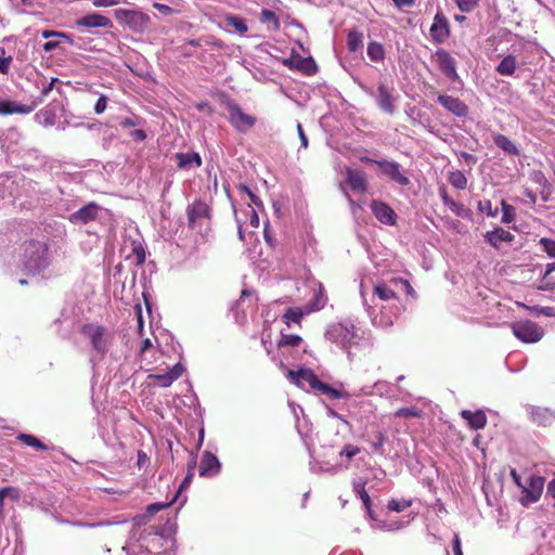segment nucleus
I'll return each instance as SVG.
<instances>
[{
	"label": "nucleus",
	"mask_w": 555,
	"mask_h": 555,
	"mask_svg": "<svg viewBox=\"0 0 555 555\" xmlns=\"http://www.w3.org/2000/svg\"><path fill=\"white\" fill-rule=\"evenodd\" d=\"M17 439L23 443L36 449V450H46L47 447L35 436L28 434H20Z\"/></svg>",
	"instance_id": "c9c22d12"
},
{
	"label": "nucleus",
	"mask_w": 555,
	"mask_h": 555,
	"mask_svg": "<svg viewBox=\"0 0 555 555\" xmlns=\"http://www.w3.org/2000/svg\"><path fill=\"white\" fill-rule=\"evenodd\" d=\"M421 410L417 408H401L396 411L395 416L397 417H420Z\"/></svg>",
	"instance_id": "c03bdc74"
},
{
	"label": "nucleus",
	"mask_w": 555,
	"mask_h": 555,
	"mask_svg": "<svg viewBox=\"0 0 555 555\" xmlns=\"http://www.w3.org/2000/svg\"><path fill=\"white\" fill-rule=\"evenodd\" d=\"M326 300H327V298L324 293V288L321 284H319L318 293L315 294V298H314L313 302L311 304L309 311H317V310L322 309L325 306Z\"/></svg>",
	"instance_id": "e433bc0d"
},
{
	"label": "nucleus",
	"mask_w": 555,
	"mask_h": 555,
	"mask_svg": "<svg viewBox=\"0 0 555 555\" xmlns=\"http://www.w3.org/2000/svg\"><path fill=\"white\" fill-rule=\"evenodd\" d=\"M36 105L37 103L24 105L13 101L0 100V115L29 114L35 109Z\"/></svg>",
	"instance_id": "aec40b11"
},
{
	"label": "nucleus",
	"mask_w": 555,
	"mask_h": 555,
	"mask_svg": "<svg viewBox=\"0 0 555 555\" xmlns=\"http://www.w3.org/2000/svg\"><path fill=\"white\" fill-rule=\"evenodd\" d=\"M92 3L96 8H106L118 4L119 0H93Z\"/></svg>",
	"instance_id": "69168bd1"
},
{
	"label": "nucleus",
	"mask_w": 555,
	"mask_h": 555,
	"mask_svg": "<svg viewBox=\"0 0 555 555\" xmlns=\"http://www.w3.org/2000/svg\"><path fill=\"white\" fill-rule=\"evenodd\" d=\"M363 44V35L362 33L352 29L348 33L347 36V47L349 51L356 52L358 51Z\"/></svg>",
	"instance_id": "473e14b6"
},
{
	"label": "nucleus",
	"mask_w": 555,
	"mask_h": 555,
	"mask_svg": "<svg viewBox=\"0 0 555 555\" xmlns=\"http://www.w3.org/2000/svg\"><path fill=\"white\" fill-rule=\"evenodd\" d=\"M382 171L401 185H406L409 179L401 173L400 165L396 162L384 160L378 163Z\"/></svg>",
	"instance_id": "412c9836"
},
{
	"label": "nucleus",
	"mask_w": 555,
	"mask_h": 555,
	"mask_svg": "<svg viewBox=\"0 0 555 555\" xmlns=\"http://www.w3.org/2000/svg\"><path fill=\"white\" fill-rule=\"evenodd\" d=\"M450 183L459 189V190H463L466 188V184H467V179L466 177L462 173V172H454L451 175L450 177Z\"/></svg>",
	"instance_id": "58836bf2"
},
{
	"label": "nucleus",
	"mask_w": 555,
	"mask_h": 555,
	"mask_svg": "<svg viewBox=\"0 0 555 555\" xmlns=\"http://www.w3.org/2000/svg\"><path fill=\"white\" fill-rule=\"evenodd\" d=\"M437 101L447 111L459 117H465L468 114V106L457 98L440 94Z\"/></svg>",
	"instance_id": "2eb2a0df"
},
{
	"label": "nucleus",
	"mask_w": 555,
	"mask_h": 555,
	"mask_svg": "<svg viewBox=\"0 0 555 555\" xmlns=\"http://www.w3.org/2000/svg\"><path fill=\"white\" fill-rule=\"evenodd\" d=\"M57 81H59L57 78H52L50 82H48L46 86H43V88L41 90L40 102L43 100V98H46L52 91L54 83Z\"/></svg>",
	"instance_id": "0e129e2a"
},
{
	"label": "nucleus",
	"mask_w": 555,
	"mask_h": 555,
	"mask_svg": "<svg viewBox=\"0 0 555 555\" xmlns=\"http://www.w3.org/2000/svg\"><path fill=\"white\" fill-rule=\"evenodd\" d=\"M346 182L354 192L364 193L366 191L367 182L363 171L348 168L346 171Z\"/></svg>",
	"instance_id": "a211bd4d"
},
{
	"label": "nucleus",
	"mask_w": 555,
	"mask_h": 555,
	"mask_svg": "<svg viewBox=\"0 0 555 555\" xmlns=\"http://www.w3.org/2000/svg\"><path fill=\"white\" fill-rule=\"evenodd\" d=\"M304 317V311L300 308H289L285 314V322L288 324L289 322L298 323Z\"/></svg>",
	"instance_id": "4c0bfd02"
},
{
	"label": "nucleus",
	"mask_w": 555,
	"mask_h": 555,
	"mask_svg": "<svg viewBox=\"0 0 555 555\" xmlns=\"http://www.w3.org/2000/svg\"><path fill=\"white\" fill-rule=\"evenodd\" d=\"M461 415L464 420H466L469 426L474 429H481L487 424V416L482 411L470 412L468 410H463Z\"/></svg>",
	"instance_id": "b1692460"
},
{
	"label": "nucleus",
	"mask_w": 555,
	"mask_h": 555,
	"mask_svg": "<svg viewBox=\"0 0 555 555\" xmlns=\"http://www.w3.org/2000/svg\"><path fill=\"white\" fill-rule=\"evenodd\" d=\"M178 167L181 169H191L201 167L202 158L197 153H177Z\"/></svg>",
	"instance_id": "393cba45"
},
{
	"label": "nucleus",
	"mask_w": 555,
	"mask_h": 555,
	"mask_svg": "<svg viewBox=\"0 0 555 555\" xmlns=\"http://www.w3.org/2000/svg\"><path fill=\"white\" fill-rule=\"evenodd\" d=\"M246 215L249 218V225L251 228H258V225H259V217H258L256 210L250 205H248V207L246 209Z\"/></svg>",
	"instance_id": "5fc2aeb1"
},
{
	"label": "nucleus",
	"mask_w": 555,
	"mask_h": 555,
	"mask_svg": "<svg viewBox=\"0 0 555 555\" xmlns=\"http://www.w3.org/2000/svg\"><path fill=\"white\" fill-rule=\"evenodd\" d=\"M511 328L519 340L527 344L538 343L544 335L543 328L530 320L512 323Z\"/></svg>",
	"instance_id": "6e6552de"
},
{
	"label": "nucleus",
	"mask_w": 555,
	"mask_h": 555,
	"mask_svg": "<svg viewBox=\"0 0 555 555\" xmlns=\"http://www.w3.org/2000/svg\"><path fill=\"white\" fill-rule=\"evenodd\" d=\"M184 367L181 363L175 364L168 372L163 374H150L149 379L151 384L160 387H169L175 380H177L183 373Z\"/></svg>",
	"instance_id": "f8f14e48"
},
{
	"label": "nucleus",
	"mask_w": 555,
	"mask_h": 555,
	"mask_svg": "<svg viewBox=\"0 0 555 555\" xmlns=\"http://www.w3.org/2000/svg\"><path fill=\"white\" fill-rule=\"evenodd\" d=\"M238 189H240V191H241L242 193H246V194L248 195V197L250 198V201H251L256 206H260V205H261V201L259 199V197H258V196H256V195L253 193V191H251L248 186H246V185H244V184H241V185L238 186Z\"/></svg>",
	"instance_id": "bf43d9fd"
},
{
	"label": "nucleus",
	"mask_w": 555,
	"mask_h": 555,
	"mask_svg": "<svg viewBox=\"0 0 555 555\" xmlns=\"http://www.w3.org/2000/svg\"><path fill=\"white\" fill-rule=\"evenodd\" d=\"M457 8L461 12L469 13L472 12L477 5L479 0H454Z\"/></svg>",
	"instance_id": "37998d69"
},
{
	"label": "nucleus",
	"mask_w": 555,
	"mask_h": 555,
	"mask_svg": "<svg viewBox=\"0 0 555 555\" xmlns=\"http://www.w3.org/2000/svg\"><path fill=\"white\" fill-rule=\"evenodd\" d=\"M412 501L411 500H390L388 502V508L395 512H402L409 506H411Z\"/></svg>",
	"instance_id": "ea45409f"
},
{
	"label": "nucleus",
	"mask_w": 555,
	"mask_h": 555,
	"mask_svg": "<svg viewBox=\"0 0 555 555\" xmlns=\"http://www.w3.org/2000/svg\"><path fill=\"white\" fill-rule=\"evenodd\" d=\"M150 521V516L147 514L139 515L132 519L133 522V530L132 532H135V528H140L144 525H146Z\"/></svg>",
	"instance_id": "13d9d810"
},
{
	"label": "nucleus",
	"mask_w": 555,
	"mask_h": 555,
	"mask_svg": "<svg viewBox=\"0 0 555 555\" xmlns=\"http://www.w3.org/2000/svg\"><path fill=\"white\" fill-rule=\"evenodd\" d=\"M301 343V337L298 335H283L281 344L285 346L296 347Z\"/></svg>",
	"instance_id": "603ef678"
},
{
	"label": "nucleus",
	"mask_w": 555,
	"mask_h": 555,
	"mask_svg": "<svg viewBox=\"0 0 555 555\" xmlns=\"http://www.w3.org/2000/svg\"><path fill=\"white\" fill-rule=\"evenodd\" d=\"M493 142L495 145L504 151L508 155H519V150L506 135L504 134H494Z\"/></svg>",
	"instance_id": "bb28decb"
},
{
	"label": "nucleus",
	"mask_w": 555,
	"mask_h": 555,
	"mask_svg": "<svg viewBox=\"0 0 555 555\" xmlns=\"http://www.w3.org/2000/svg\"><path fill=\"white\" fill-rule=\"evenodd\" d=\"M228 112L230 122L238 131H247L256 122V119L253 116L245 114L242 111V108L235 103L228 104Z\"/></svg>",
	"instance_id": "9d476101"
},
{
	"label": "nucleus",
	"mask_w": 555,
	"mask_h": 555,
	"mask_svg": "<svg viewBox=\"0 0 555 555\" xmlns=\"http://www.w3.org/2000/svg\"><path fill=\"white\" fill-rule=\"evenodd\" d=\"M544 478L541 476H530L525 480L522 488L524 496L520 499L522 505H529L538 502L544 488Z\"/></svg>",
	"instance_id": "1a4fd4ad"
},
{
	"label": "nucleus",
	"mask_w": 555,
	"mask_h": 555,
	"mask_svg": "<svg viewBox=\"0 0 555 555\" xmlns=\"http://www.w3.org/2000/svg\"><path fill=\"white\" fill-rule=\"evenodd\" d=\"M172 544L173 541L171 538L164 537L157 531L144 530L139 537L135 532H131L129 541L122 547V551L127 552L128 555H132L135 553L137 548H144L146 552L157 555H171V552L167 551V547Z\"/></svg>",
	"instance_id": "f257e3e1"
},
{
	"label": "nucleus",
	"mask_w": 555,
	"mask_h": 555,
	"mask_svg": "<svg viewBox=\"0 0 555 555\" xmlns=\"http://www.w3.org/2000/svg\"><path fill=\"white\" fill-rule=\"evenodd\" d=\"M324 336L327 341L344 350L351 359V348L357 345L356 339L358 338L352 323H332L327 326Z\"/></svg>",
	"instance_id": "7ed1b4c3"
},
{
	"label": "nucleus",
	"mask_w": 555,
	"mask_h": 555,
	"mask_svg": "<svg viewBox=\"0 0 555 555\" xmlns=\"http://www.w3.org/2000/svg\"><path fill=\"white\" fill-rule=\"evenodd\" d=\"M287 376L298 387L306 390L311 389L318 391L326 396L328 399H340L345 397L341 391L334 389L328 384L321 382L318 376L309 369H300L298 371L289 370L287 372Z\"/></svg>",
	"instance_id": "f03ea898"
},
{
	"label": "nucleus",
	"mask_w": 555,
	"mask_h": 555,
	"mask_svg": "<svg viewBox=\"0 0 555 555\" xmlns=\"http://www.w3.org/2000/svg\"><path fill=\"white\" fill-rule=\"evenodd\" d=\"M238 189H240V191H241L242 193H246V194L248 195V197L250 198V201H251L256 206H260V205H261V201L259 199V197H258V196H256V195L253 193V191H251L248 186H246V185H244V184H241V185L238 186Z\"/></svg>",
	"instance_id": "052dcab7"
},
{
	"label": "nucleus",
	"mask_w": 555,
	"mask_h": 555,
	"mask_svg": "<svg viewBox=\"0 0 555 555\" xmlns=\"http://www.w3.org/2000/svg\"><path fill=\"white\" fill-rule=\"evenodd\" d=\"M220 467L217 456L208 451L204 452L199 464V475L202 477L216 476L220 472Z\"/></svg>",
	"instance_id": "f3484780"
},
{
	"label": "nucleus",
	"mask_w": 555,
	"mask_h": 555,
	"mask_svg": "<svg viewBox=\"0 0 555 555\" xmlns=\"http://www.w3.org/2000/svg\"><path fill=\"white\" fill-rule=\"evenodd\" d=\"M225 25H227V27H231L233 30H235L240 35H244L248 30L245 20H243L238 16H235V15L227 16Z\"/></svg>",
	"instance_id": "72a5a7b5"
},
{
	"label": "nucleus",
	"mask_w": 555,
	"mask_h": 555,
	"mask_svg": "<svg viewBox=\"0 0 555 555\" xmlns=\"http://www.w3.org/2000/svg\"><path fill=\"white\" fill-rule=\"evenodd\" d=\"M10 498L13 501H17L20 499V490L14 487H4L0 489V499L4 501V499Z\"/></svg>",
	"instance_id": "79ce46f5"
},
{
	"label": "nucleus",
	"mask_w": 555,
	"mask_h": 555,
	"mask_svg": "<svg viewBox=\"0 0 555 555\" xmlns=\"http://www.w3.org/2000/svg\"><path fill=\"white\" fill-rule=\"evenodd\" d=\"M20 2L25 8L22 10L23 13L28 12V10L42 8V4L39 2V0H20Z\"/></svg>",
	"instance_id": "864d4df0"
},
{
	"label": "nucleus",
	"mask_w": 555,
	"mask_h": 555,
	"mask_svg": "<svg viewBox=\"0 0 555 555\" xmlns=\"http://www.w3.org/2000/svg\"><path fill=\"white\" fill-rule=\"evenodd\" d=\"M79 28L92 29V28H112V21L99 13L88 14L76 22Z\"/></svg>",
	"instance_id": "4468645a"
},
{
	"label": "nucleus",
	"mask_w": 555,
	"mask_h": 555,
	"mask_svg": "<svg viewBox=\"0 0 555 555\" xmlns=\"http://www.w3.org/2000/svg\"><path fill=\"white\" fill-rule=\"evenodd\" d=\"M502 222L503 223H511L515 219V209L513 206L505 203V201H502Z\"/></svg>",
	"instance_id": "a19ab883"
},
{
	"label": "nucleus",
	"mask_w": 555,
	"mask_h": 555,
	"mask_svg": "<svg viewBox=\"0 0 555 555\" xmlns=\"http://www.w3.org/2000/svg\"><path fill=\"white\" fill-rule=\"evenodd\" d=\"M106 107H107V98L105 95H101L94 105V112L96 114H102L105 112Z\"/></svg>",
	"instance_id": "680f3d73"
},
{
	"label": "nucleus",
	"mask_w": 555,
	"mask_h": 555,
	"mask_svg": "<svg viewBox=\"0 0 555 555\" xmlns=\"http://www.w3.org/2000/svg\"><path fill=\"white\" fill-rule=\"evenodd\" d=\"M4 49H0V73L8 74L12 63V56H4Z\"/></svg>",
	"instance_id": "3c124183"
},
{
	"label": "nucleus",
	"mask_w": 555,
	"mask_h": 555,
	"mask_svg": "<svg viewBox=\"0 0 555 555\" xmlns=\"http://www.w3.org/2000/svg\"><path fill=\"white\" fill-rule=\"evenodd\" d=\"M478 210L480 212L487 214L490 217H495L498 215V209H492V204L489 199L479 201Z\"/></svg>",
	"instance_id": "de8ad7c7"
},
{
	"label": "nucleus",
	"mask_w": 555,
	"mask_h": 555,
	"mask_svg": "<svg viewBox=\"0 0 555 555\" xmlns=\"http://www.w3.org/2000/svg\"><path fill=\"white\" fill-rule=\"evenodd\" d=\"M367 56L373 62H382L385 59V50L382 43L372 41L367 46Z\"/></svg>",
	"instance_id": "2f4dec72"
},
{
	"label": "nucleus",
	"mask_w": 555,
	"mask_h": 555,
	"mask_svg": "<svg viewBox=\"0 0 555 555\" xmlns=\"http://www.w3.org/2000/svg\"><path fill=\"white\" fill-rule=\"evenodd\" d=\"M48 248L41 242H29L24 249V269L37 274L49 266Z\"/></svg>",
	"instance_id": "20e7f679"
},
{
	"label": "nucleus",
	"mask_w": 555,
	"mask_h": 555,
	"mask_svg": "<svg viewBox=\"0 0 555 555\" xmlns=\"http://www.w3.org/2000/svg\"><path fill=\"white\" fill-rule=\"evenodd\" d=\"M436 62L441 72L451 80L455 81L459 79L456 73L455 60L444 50H438L436 52Z\"/></svg>",
	"instance_id": "ddd939ff"
},
{
	"label": "nucleus",
	"mask_w": 555,
	"mask_h": 555,
	"mask_svg": "<svg viewBox=\"0 0 555 555\" xmlns=\"http://www.w3.org/2000/svg\"><path fill=\"white\" fill-rule=\"evenodd\" d=\"M360 87L367 95L376 99L377 105L383 112L389 115L395 114L397 96L393 94L395 90L392 87L385 82H379L376 94L364 85H360Z\"/></svg>",
	"instance_id": "0eeeda50"
},
{
	"label": "nucleus",
	"mask_w": 555,
	"mask_h": 555,
	"mask_svg": "<svg viewBox=\"0 0 555 555\" xmlns=\"http://www.w3.org/2000/svg\"><path fill=\"white\" fill-rule=\"evenodd\" d=\"M517 61L512 54L506 55L495 67V70L502 76H512L516 72Z\"/></svg>",
	"instance_id": "cd10ccee"
},
{
	"label": "nucleus",
	"mask_w": 555,
	"mask_h": 555,
	"mask_svg": "<svg viewBox=\"0 0 555 555\" xmlns=\"http://www.w3.org/2000/svg\"><path fill=\"white\" fill-rule=\"evenodd\" d=\"M374 295L383 301L397 300L396 291L391 287V285L385 283H380L374 286Z\"/></svg>",
	"instance_id": "c85d7f7f"
},
{
	"label": "nucleus",
	"mask_w": 555,
	"mask_h": 555,
	"mask_svg": "<svg viewBox=\"0 0 555 555\" xmlns=\"http://www.w3.org/2000/svg\"><path fill=\"white\" fill-rule=\"evenodd\" d=\"M35 117L44 127L53 126L55 122V113L52 109H41Z\"/></svg>",
	"instance_id": "f704fd0d"
},
{
	"label": "nucleus",
	"mask_w": 555,
	"mask_h": 555,
	"mask_svg": "<svg viewBox=\"0 0 555 555\" xmlns=\"http://www.w3.org/2000/svg\"><path fill=\"white\" fill-rule=\"evenodd\" d=\"M443 198V203L449 206V208L455 212L456 215H461V210L463 209V207L457 204L456 202H454L453 199L449 198L448 196L443 195L442 196Z\"/></svg>",
	"instance_id": "4d7b16f0"
},
{
	"label": "nucleus",
	"mask_w": 555,
	"mask_h": 555,
	"mask_svg": "<svg viewBox=\"0 0 555 555\" xmlns=\"http://www.w3.org/2000/svg\"><path fill=\"white\" fill-rule=\"evenodd\" d=\"M385 440H386V436L385 434L383 433H378L376 435V439L375 441L372 443V447L375 449V450H379L384 443H385Z\"/></svg>",
	"instance_id": "774afa93"
},
{
	"label": "nucleus",
	"mask_w": 555,
	"mask_h": 555,
	"mask_svg": "<svg viewBox=\"0 0 555 555\" xmlns=\"http://www.w3.org/2000/svg\"><path fill=\"white\" fill-rule=\"evenodd\" d=\"M530 312H533L535 314H542L545 317H555V307H527Z\"/></svg>",
	"instance_id": "8fccbe9b"
},
{
	"label": "nucleus",
	"mask_w": 555,
	"mask_h": 555,
	"mask_svg": "<svg viewBox=\"0 0 555 555\" xmlns=\"http://www.w3.org/2000/svg\"><path fill=\"white\" fill-rule=\"evenodd\" d=\"M188 224L190 228L195 229L199 220L209 217L208 206L198 201L188 207Z\"/></svg>",
	"instance_id": "dca6fc26"
},
{
	"label": "nucleus",
	"mask_w": 555,
	"mask_h": 555,
	"mask_svg": "<svg viewBox=\"0 0 555 555\" xmlns=\"http://www.w3.org/2000/svg\"><path fill=\"white\" fill-rule=\"evenodd\" d=\"M100 210L101 207L95 203L91 202L86 206L81 207L80 209H78L77 211L69 215L68 220L70 223L75 225L87 224L98 217Z\"/></svg>",
	"instance_id": "9b49d317"
},
{
	"label": "nucleus",
	"mask_w": 555,
	"mask_h": 555,
	"mask_svg": "<svg viewBox=\"0 0 555 555\" xmlns=\"http://www.w3.org/2000/svg\"><path fill=\"white\" fill-rule=\"evenodd\" d=\"M531 420L539 425H547L555 415L548 410L540 406H531L529 411Z\"/></svg>",
	"instance_id": "a878e982"
},
{
	"label": "nucleus",
	"mask_w": 555,
	"mask_h": 555,
	"mask_svg": "<svg viewBox=\"0 0 555 555\" xmlns=\"http://www.w3.org/2000/svg\"><path fill=\"white\" fill-rule=\"evenodd\" d=\"M353 490L359 495V498L362 500L365 508L367 509V513L371 515V499L369 493L365 490V481L362 479H358L353 482Z\"/></svg>",
	"instance_id": "c756f323"
},
{
	"label": "nucleus",
	"mask_w": 555,
	"mask_h": 555,
	"mask_svg": "<svg viewBox=\"0 0 555 555\" xmlns=\"http://www.w3.org/2000/svg\"><path fill=\"white\" fill-rule=\"evenodd\" d=\"M361 452V449L353 444H346L340 451L339 455L343 457H347L348 460H351L356 455H358Z\"/></svg>",
	"instance_id": "a18cd8bd"
},
{
	"label": "nucleus",
	"mask_w": 555,
	"mask_h": 555,
	"mask_svg": "<svg viewBox=\"0 0 555 555\" xmlns=\"http://www.w3.org/2000/svg\"><path fill=\"white\" fill-rule=\"evenodd\" d=\"M486 237L489 244L495 248H499L502 242L509 243L514 240V235L502 228L488 232Z\"/></svg>",
	"instance_id": "5701e85b"
},
{
	"label": "nucleus",
	"mask_w": 555,
	"mask_h": 555,
	"mask_svg": "<svg viewBox=\"0 0 555 555\" xmlns=\"http://www.w3.org/2000/svg\"><path fill=\"white\" fill-rule=\"evenodd\" d=\"M540 245L543 247V250L550 256L555 258V241L551 238L543 237L540 240Z\"/></svg>",
	"instance_id": "09e8293b"
},
{
	"label": "nucleus",
	"mask_w": 555,
	"mask_h": 555,
	"mask_svg": "<svg viewBox=\"0 0 555 555\" xmlns=\"http://www.w3.org/2000/svg\"><path fill=\"white\" fill-rule=\"evenodd\" d=\"M114 16L119 24L139 34L144 33L151 24V17L139 10L117 9Z\"/></svg>",
	"instance_id": "423d86ee"
},
{
	"label": "nucleus",
	"mask_w": 555,
	"mask_h": 555,
	"mask_svg": "<svg viewBox=\"0 0 555 555\" xmlns=\"http://www.w3.org/2000/svg\"><path fill=\"white\" fill-rule=\"evenodd\" d=\"M430 35L437 41H442L449 36V23L442 14L437 13L435 15Z\"/></svg>",
	"instance_id": "4be33fe9"
},
{
	"label": "nucleus",
	"mask_w": 555,
	"mask_h": 555,
	"mask_svg": "<svg viewBox=\"0 0 555 555\" xmlns=\"http://www.w3.org/2000/svg\"><path fill=\"white\" fill-rule=\"evenodd\" d=\"M259 20L262 24L267 25L269 30H278L280 28L279 17L270 10H262Z\"/></svg>",
	"instance_id": "7c9ffc66"
},
{
	"label": "nucleus",
	"mask_w": 555,
	"mask_h": 555,
	"mask_svg": "<svg viewBox=\"0 0 555 555\" xmlns=\"http://www.w3.org/2000/svg\"><path fill=\"white\" fill-rule=\"evenodd\" d=\"M149 456L146 455L145 452H143L142 450H139L138 451V461H137V465L139 468H142L144 466L147 465L149 463Z\"/></svg>",
	"instance_id": "338daca9"
},
{
	"label": "nucleus",
	"mask_w": 555,
	"mask_h": 555,
	"mask_svg": "<svg viewBox=\"0 0 555 555\" xmlns=\"http://www.w3.org/2000/svg\"><path fill=\"white\" fill-rule=\"evenodd\" d=\"M296 67L305 72L306 74H313L315 72V64L311 59L300 60Z\"/></svg>",
	"instance_id": "49530a36"
},
{
	"label": "nucleus",
	"mask_w": 555,
	"mask_h": 555,
	"mask_svg": "<svg viewBox=\"0 0 555 555\" xmlns=\"http://www.w3.org/2000/svg\"><path fill=\"white\" fill-rule=\"evenodd\" d=\"M374 216L383 223L391 225L396 222L395 211L385 203L374 201L371 205Z\"/></svg>",
	"instance_id": "6ab92c4d"
},
{
	"label": "nucleus",
	"mask_w": 555,
	"mask_h": 555,
	"mask_svg": "<svg viewBox=\"0 0 555 555\" xmlns=\"http://www.w3.org/2000/svg\"><path fill=\"white\" fill-rule=\"evenodd\" d=\"M82 334L89 339L93 350L104 356L109 350L112 345L113 335L112 333L104 326L89 323L83 325Z\"/></svg>",
	"instance_id": "39448f33"
},
{
	"label": "nucleus",
	"mask_w": 555,
	"mask_h": 555,
	"mask_svg": "<svg viewBox=\"0 0 555 555\" xmlns=\"http://www.w3.org/2000/svg\"><path fill=\"white\" fill-rule=\"evenodd\" d=\"M170 503H153L150 504L146 508V514L151 517L155 515L156 513L160 512L162 509L168 507Z\"/></svg>",
	"instance_id": "6e6d98bb"
},
{
	"label": "nucleus",
	"mask_w": 555,
	"mask_h": 555,
	"mask_svg": "<svg viewBox=\"0 0 555 555\" xmlns=\"http://www.w3.org/2000/svg\"><path fill=\"white\" fill-rule=\"evenodd\" d=\"M384 309H385V306H382V307H380L382 315H380V318H379L378 324H379L380 326L387 327V326L392 325L393 320H392V317H388V315H386V314H385Z\"/></svg>",
	"instance_id": "e2e57ef3"
}]
</instances>
